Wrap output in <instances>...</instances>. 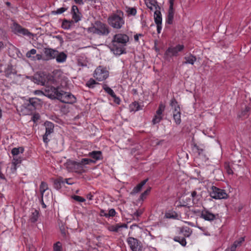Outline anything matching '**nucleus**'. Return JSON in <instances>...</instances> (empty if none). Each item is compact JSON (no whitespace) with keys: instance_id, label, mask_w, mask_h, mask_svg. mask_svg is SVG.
<instances>
[{"instance_id":"79ce46f5","label":"nucleus","mask_w":251,"mask_h":251,"mask_svg":"<svg viewBox=\"0 0 251 251\" xmlns=\"http://www.w3.org/2000/svg\"><path fill=\"white\" fill-rule=\"evenodd\" d=\"M96 84H97V82L93 78H90L86 83V86L89 88H93Z\"/></svg>"},{"instance_id":"6ab92c4d","label":"nucleus","mask_w":251,"mask_h":251,"mask_svg":"<svg viewBox=\"0 0 251 251\" xmlns=\"http://www.w3.org/2000/svg\"><path fill=\"white\" fill-rule=\"evenodd\" d=\"M244 241V238L241 237L239 240L235 241L230 248H227L225 251H236V248L240 246L243 242Z\"/></svg>"},{"instance_id":"ddd939ff","label":"nucleus","mask_w":251,"mask_h":251,"mask_svg":"<svg viewBox=\"0 0 251 251\" xmlns=\"http://www.w3.org/2000/svg\"><path fill=\"white\" fill-rule=\"evenodd\" d=\"M103 89L106 92L108 95H109L111 97L114 99V101L115 103L117 104H120L121 102L120 99L118 97L116 94H115L114 91L109 87L107 85L104 84L102 86Z\"/></svg>"},{"instance_id":"7ed1b4c3","label":"nucleus","mask_w":251,"mask_h":251,"mask_svg":"<svg viewBox=\"0 0 251 251\" xmlns=\"http://www.w3.org/2000/svg\"><path fill=\"white\" fill-rule=\"evenodd\" d=\"M89 33L99 36H106L110 32V29L105 23L100 21H96L94 24L88 28Z\"/></svg>"},{"instance_id":"5fc2aeb1","label":"nucleus","mask_w":251,"mask_h":251,"mask_svg":"<svg viewBox=\"0 0 251 251\" xmlns=\"http://www.w3.org/2000/svg\"><path fill=\"white\" fill-rule=\"evenodd\" d=\"M60 231H61L62 235L63 236H66V230H65V227L64 226H62L60 227Z\"/></svg>"},{"instance_id":"0eeeda50","label":"nucleus","mask_w":251,"mask_h":251,"mask_svg":"<svg viewBox=\"0 0 251 251\" xmlns=\"http://www.w3.org/2000/svg\"><path fill=\"white\" fill-rule=\"evenodd\" d=\"M51 76H47L44 74L37 75L34 76V80L35 83L43 86H46L45 90L48 87H50V85L51 83ZM51 87H52L51 86Z\"/></svg>"},{"instance_id":"412c9836","label":"nucleus","mask_w":251,"mask_h":251,"mask_svg":"<svg viewBox=\"0 0 251 251\" xmlns=\"http://www.w3.org/2000/svg\"><path fill=\"white\" fill-rule=\"evenodd\" d=\"M148 179H146L138 184L136 187H135L131 192V194H135L139 192L143 186L147 183Z\"/></svg>"},{"instance_id":"cd10ccee","label":"nucleus","mask_w":251,"mask_h":251,"mask_svg":"<svg viewBox=\"0 0 251 251\" xmlns=\"http://www.w3.org/2000/svg\"><path fill=\"white\" fill-rule=\"evenodd\" d=\"M141 109V106L137 101H134L129 105V109L130 111H137Z\"/></svg>"},{"instance_id":"c03bdc74","label":"nucleus","mask_w":251,"mask_h":251,"mask_svg":"<svg viewBox=\"0 0 251 251\" xmlns=\"http://www.w3.org/2000/svg\"><path fill=\"white\" fill-rule=\"evenodd\" d=\"M166 217L167 218L176 219L178 217V215L176 212L167 213L166 214Z\"/></svg>"},{"instance_id":"e433bc0d","label":"nucleus","mask_w":251,"mask_h":251,"mask_svg":"<svg viewBox=\"0 0 251 251\" xmlns=\"http://www.w3.org/2000/svg\"><path fill=\"white\" fill-rule=\"evenodd\" d=\"M165 105L163 103L161 102L158 106V108L156 111V114L157 115H163V113L165 110Z\"/></svg>"},{"instance_id":"2eb2a0df","label":"nucleus","mask_w":251,"mask_h":251,"mask_svg":"<svg viewBox=\"0 0 251 251\" xmlns=\"http://www.w3.org/2000/svg\"><path fill=\"white\" fill-rule=\"evenodd\" d=\"M216 216H218V215H214L207 210L204 209L201 211V217L205 220L212 221L216 219Z\"/></svg>"},{"instance_id":"c9c22d12","label":"nucleus","mask_w":251,"mask_h":251,"mask_svg":"<svg viewBox=\"0 0 251 251\" xmlns=\"http://www.w3.org/2000/svg\"><path fill=\"white\" fill-rule=\"evenodd\" d=\"M48 189V186L47 184L42 181L41 183V185L40 186V191L42 195V198L43 197V195L44 192Z\"/></svg>"},{"instance_id":"b1692460","label":"nucleus","mask_w":251,"mask_h":251,"mask_svg":"<svg viewBox=\"0 0 251 251\" xmlns=\"http://www.w3.org/2000/svg\"><path fill=\"white\" fill-rule=\"evenodd\" d=\"M185 61L183 62V64H190L193 65L195 62L196 61L197 58L195 56L192 54H190L188 56L184 57Z\"/></svg>"},{"instance_id":"69168bd1","label":"nucleus","mask_w":251,"mask_h":251,"mask_svg":"<svg viewBox=\"0 0 251 251\" xmlns=\"http://www.w3.org/2000/svg\"><path fill=\"white\" fill-rule=\"evenodd\" d=\"M87 198L89 200H92L93 198V195L91 193H89L87 195Z\"/></svg>"},{"instance_id":"0e129e2a","label":"nucleus","mask_w":251,"mask_h":251,"mask_svg":"<svg viewBox=\"0 0 251 251\" xmlns=\"http://www.w3.org/2000/svg\"><path fill=\"white\" fill-rule=\"evenodd\" d=\"M3 71L2 61L0 60V73Z\"/></svg>"},{"instance_id":"9d476101","label":"nucleus","mask_w":251,"mask_h":251,"mask_svg":"<svg viewBox=\"0 0 251 251\" xmlns=\"http://www.w3.org/2000/svg\"><path fill=\"white\" fill-rule=\"evenodd\" d=\"M211 190L210 196L214 199H225L227 198V194L224 190L213 186Z\"/></svg>"},{"instance_id":"4be33fe9","label":"nucleus","mask_w":251,"mask_h":251,"mask_svg":"<svg viewBox=\"0 0 251 251\" xmlns=\"http://www.w3.org/2000/svg\"><path fill=\"white\" fill-rule=\"evenodd\" d=\"M251 108L249 106H246L245 109H242L239 115V117L242 119L247 118L250 115Z\"/></svg>"},{"instance_id":"de8ad7c7","label":"nucleus","mask_w":251,"mask_h":251,"mask_svg":"<svg viewBox=\"0 0 251 251\" xmlns=\"http://www.w3.org/2000/svg\"><path fill=\"white\" fill-rule=\"evenodd\" d=\"M225 169H226V171L228 175H232V174H233V172L232 170V169H231L229 163H226L225 164Z\"/></svg>"},{"instance_id":"6e6552de","label":"nucleus","mask_w":251,"mask_h":251,"mask_svg":"<svg viewBox=\"0 0 251 251\" xmlns=\"http://www.w3.org/2000/svg\"><path fill=\"white\" fill-rule=\"evenodd\" d=\"M109 76V72L102 66L98 67L95 71L94 77L98 81H101L106 79Z\"/></svg>"},{"instance_id":"338daca9","label":"nucleus","mask_w":251,"mask_h":251,"mask_svg":"<svg viewBox=\"0 0 251 251\" xmlns=\"http://www.w3.org/2000/svg\"><path fill=\"white\" fill-rule=\"evenodd\" d=\"M197 195V193L196 191H194L192 192L191 193V196L193 197V198H195L196 197V196Z\"/></svg>"},{"instance_id":"2f4dec72","label":"nucleus","mask_w":251,"mask_h":251,"mask_svg":"<svg viewBox=\"0 0 251 251\" xmlns=\"http://www.w3.org/2000/svg\"><path fill=\"white\" fill-rule=\"evenodd\" d=\"M36 52L37 51L35 49H32L26 52V57L30 58L32 60H35L36 58L35 56L33 55H35L36 53Z\"/></svg>"},{"instance_id":"4d7b16f0","label":"nucleus","mask_w":251,"mask_h":251,"mask_svg":"<svg viewBox=\"0 0 251 251\" xmlns=\"http://www.w3.org/2000/svg\"><path fill=\"white\" fill-rule=\"evenodd\" d=\"M175 0H169V9H174V4Z\"/></svg>"},{"instance_id":"a878e982","label":"nucleus","mask_w":251,"mask_h":251,"mask_svg":"<svg viewBox=\"0 0 251 251\" xmlns=\"http://www.w3.org/2000/svg\"><path fill=\"white\" fill-rule=\"evenodd\" d=\"M154 22L156 25H162V15L160 11L156 10L154 13Z\"/></svg>"},{"instance_id":"c756f323","label":"nucleus","mask_w":251,"mask_h":251,"mask_svg":"<svg viewBox=\"0 0 251 251\" xmlns=\"http://www.w3.org/2000/svg\"><path fill=\"white\" fill-rule=\"evenodd\" d=\"M123 227H127V226L126 224L123 225H116L115 226H112L108 227L109 230L111 231H114V232H118L119 228Z\"/></svg>"},{"instance_id":"a211bd4d","label":"nucleus","mask_w":251,"mask_h":251,"mask_svg":"<svg viewBox=\"0 0 251 251\" xmlns=\"http://www.w3.org/2000/svg\"><path fill=\"white\" fill-rule=\"evenodd\" d=\"M20 159L21 158H13L11 163V167L10 169L12 173H15L16 171L17 168L20 165L22 162Z\"/></svg>"},{"instance_id":"7c9ffc66","label":"nucleus","mask_w":251,"mask_h":251,"mask_svg":"<svg viewBox=\"0 0 251 251\" xmlns=\"http://www.w3.org/2000/svg\"><path fill=\"white\" fill-rule=\"evenodd\" d=\"M39 212L36 210H34L32 212L31 215L30 216V220L32 223L36 222L38 218Z\"/></svg>"},{"instance_id":"13d9d810","label":"nucleus","mask_w":251,"mask_h":251,"mask_svg":"<svg viewBox=\"0 0 251 251\" xmlns=\"http://www.w3.org/2000/svg\"><path fill=\"white\" fill-rule=\"evenodd\" d=\"M143 212L142 210H137L134 214V215L135 216H136V217H139L141 215V214H142Z\"/></svg>"},{"instance_id":"4468645a","label":"nucleus","mask_w":251,"mask_h":251,"mask_svg":"<svg viewBox=\"0 0 251 251\" xmlns=\"http://www.w3.org/2000/svg\"><path fill=\"white\" fill-rule=\"evenodd\" d=\"M71 13L72 14V18L75 23H77L81 20V14L79 11L77 6L75 5L72 6Z\"/></svg>"},{"instance_id":"680f3d73","label":"nucleus","mask_w":251,"mask_h":251,"mask_svg":"<svg viewBox=\"0 0 251 251\" xmlns=\"http://www.w3.org/2000/svg\"><path fill=\"white\" fill-rule=\"evenodd\" d=\"M157 25V31L158 33H160L162 29V25Z\"/></svg>"},{"instance_id":"9b49d317","label":"nucleus","mask_w":251,"mask_h":251,"mask_svg":"<svg viewBox=\"0 0 251 251\" xmlns=\"http://www.w3.org/2000/svg\"><path fill=\"white\" fill-rule=\"evenodd\" d=\"M184 46L183 45H177L175 47H169L165 52V55L167 57L177 56L178 53L183 50Z\"/></svg>"},{"instance_id":"72a5a7b5","label":"nucleus","mask_w":251,"mask_h":251,"mask_svg":"<svg viewBox=\"0 0 251 251\" xmlns=\"http://www.w3.org/2000/svg\"><path fill=\"white\" fill-rule=\"evenodd\" d=\"M163 119V115H157L155 114L152 120V123L153 125H156L158 124Z\"/></svg>"},{"instance_id":"774afa93","label":"nucleus","mask_w":251,"mask_h":251,"mask_svg":"<svg viewBox=\"0 0 251 251\" xmlns=\"http://www.w3.org/2000/svg\"><path fill=\"white\" fill-rule=\"evenodd\" d=\"M0 178L3 179H5V177L4 175L1 173V172L0 171Z\"/></svg>"},{"instance_id":"a18cd8bd","label":"nucleus","mask_w":251,"mask_h":251,"mask_svg":"<svg viewBox=\"0 0 251 251\" xmlns=\"http://www.w3.org/2000/svg\"><path fill=\"white\" fill-rule=\"evenodd\" d=\"M67 10V8L65 7H61L60 8L57 9L56 11H54L52 12L53 13L55 14H61L64 13Z\"/></svg>"},{"instance_id":"e2e57ef3","label":"nucleus","mask_w":251,"mask_h":251,"mask_svg":"<svg viewBox=\"0 0 251 251\" xmlns=\"http://www.w3.org/2000/svg\"><path fill=\"white\" fill-rule=\"evenodd\" d=\"M56 180L58 181H59V182L60 184L65 183L64 179L62 177H61L58 178Z\"/></svg>"},{"instance_id":"c85d7f7f","label":"nucleus","mask_w":251,"mask_h":251,"mask_svg":"<svg viewBox=\"0 0 251 251\" xmlns=\"http://www.w3.org/2000/svg\"><path fill=\"white\" fill-rule=\"evenodd\" d=\"M157 3L155 0H148L146 1L147 7L151 10H152L154 7L156 8Z\"/></svg>"},{"instance_id":"473e14b6","label":"nucleus","mask_w":251,"mask_h":251,"mask_svg":"<svg viewBox=\"0 0 251 251\" xmlns=\"http://www.w3.org/2000/svg\"><path fill=\"white\" fill-rule=\"evenodd\" d=\"M193 151L197 153L198 155L200 156H205V155L204 154V150L202 149H200L199 146L195 145L194 146L193 148Z\"/></svg>"},{"instance_id":"6e6d98bb","label":"nucleus","mask_w":251,"mask_h":251,"mask_svg":"<svg viewBox=\"0 0 251 251\" xmlns=\"http://www.w3.org/2000/svg\"><path fill=\"white\" fill-rule=\"evenodd\" d=\"M34 94L39 96L44 95L43 92L40 90H36L34 92Z\"/></svg>"},{"instance_id":"58836bf2","label":"nucleus","mask_w":251,"mask_h":251,"mask_svg":"<svg viewBox=\"0 0 251 251\" xmlns=\"http://www.w3.org/2000/svg\"><path fill=\"white\" fill-rule=\"evenodd\" d=\"M128 16H135L137 13L136 8L135 7H128L126 10Z\"/></svg>"},{"instance_id":"052dcab7","label":"nucleus","mask_w":251,"mask_h":251,"mask_svg":"<svg viewBox=\"0 0 251 251\" xmlns=\"http://www.w3.org/2000/svg\"><path fill=\"white\" fill-rule=\"evenodd\" d=\"M71 178H66L64 179L65 182L69 185H72L74 183L73 182H70Z\"/></svg>"},{"instance_id":"09e8293b","label":"nucleus","mask_w":251,"mask_h":251,"mask_svg":"<svg viewBox=\"0 0 251 251\" xmlns=\"http://www.w3.org/2000/svg\"><path fill=\"white\" fill-rule=\"evenodd\" d=\"M73 198L75 201H79V202H84L85 201V200L83 198H82L80 196H79L75 195V196H73Z\"/></svg>"},{"instance_id":"1a4fd4ad","label":"nucleus","mask_w":251,"mask_h":251,"mask_svg":"<svg viewBox=\"0 0 251 251\" xmlns=\"http://www.w3.org/2000/svg\"><path fill=\"white\" fill-rule=\"evenodd\" d=\"M12 31L18 35H24L30 37L32 34L28 29L23 27L17 23H14L11 26Z\"/></svg>"},{"instance_id":"8fccbe9b","label":"nucleus","mask_w":251,"mask_h":251,"mask_svg":"<svg viewBox=\"0 0 251 251\" xmlns=\"http://www.w3.org/2000/svg\"><path fill=\"white\" fill-rule=\"evenodd\" d=\"M49 135H50L46 133H45V134L43 135V140L44 143L47 144L49 142L50 139L48 138Z\"/></svg>"},{"instance_id":"603ef678","label":"nucleus","mask_w":251,"mask_h":251,"mask_svg":"<svg viewBox=\"0 0 251 251\" xmlns=\"http://www.w3.org/2000/svg\"><path fill=\"white\" fill-rule=\"evenodd\" d=\"M115 214L116 211L115 209L113 208L110 209L108 213V215H109V217H113L115 215Z\"/></svg>"},{"instance_id":"20e7f679","label":"nucleus","mask_w":251,"mask_h":251,"mask_svg":"<svg viewBox=\"0 0 251 251\" xmlns=\"http://www.w3.org/2000/svg\"><path fill=\"white\" fill-rule=\"evenodd\" d=\"M101 158H93L91 159L88 158H84L81 162H77L69 159L65 163L67 170L70 172H76L83 165L95 163L96 161Z\"/></svg>"},{"instance_id":"f257e3e1","label":"nucleus","mask_w":251,"mask_h":251,"mask_svg":"<svg viewBox=\"0 0 251 251\" xmlns=\"http://www.w3.org/2000/svg\"><path fill=\"white\" fill-rule=\"evenodd\" d=\"M46 93L49 97H53L66 103H74L76 101V98L70 93L60 90L58 88L48 87L46 89Z\"/></svg>"},{"instance_id":"f8f14e48","label":"nucleus","mask_w":251,"mask_h":251,"mask_svg":"<svg viewBox=\"0 0 251 251\" xmlns=\"http://www.w3.org/2000/svg\"><path fill=\"white\" fill-rule=\"evenodd\" d=\"M127 242L132 251H141V247L138 240L133 237H129Z\"/></svg>"},{"instance_id":"f03ea898","label":"nucleus","mask_w":251,"mask_h":251,"mask_svg":"<svg viewBox=\"0 0 251 251\" xmlns=\"http://www.w3.org/2000/svg\"><path fill=\"white\" fill-rule=\"evenodd\" d=\"M129 41L128 36L124 33L116 34L112 41L111 50L115 54L121 55L126 53L125 48Z\"/></svg>"},{"instance_id":"f3484780","label":"nucleus","mask_w":251,"mask_h":251,"mask_svg":"<svg viewBox=\"0 0 251 251\" xmlns=\"http://www.w3.org/2000/svg\"><path fill=\"white\" fill-rule=\"evenodd\" d=\"M44 53L47 58V60H50L55 58L57 54V51L50 48H45Z\"/></svg>"},{"instance_id":"3c124183","label":"nucleus","mask_w":251,"mask_h":251,"mask_svg":"<svg viewBox=\"0 0 251 251\" xmlns=\"http://www.w3.org/2000/svg\"><path fill=\"white\" fill-rule=\"evenodd\" d=\"M53 185L56 189H59L61 187V184L57 180L54 181Z\"/></svg>"},{"instance_id":"a19ab883","label":"nucleus","mask_w":251,"mask_h":251,"mask_svg":"<svg viewBox=\"0 0 251 251\" xmlns=\"http://www.w3.org/2000/svg\"><path fill=\"white\" fill-rule=\"evenodd\" d=\"M90 157H100L102 155L101 151H94L89 153Z\"/></svg>"},{"instance_id":"5701e85b","label":"nucleus","mask_w":251,"mask_h":251,"mask_svg":"<svg viewBox=\"0 0 251 251\" xmlns=\"http://www.w3.org/2000/svg\"><path fill=\"white\" fill-rule=\"evenodd\" d=\"M67 55L63 52H58L55 56L56 60L58 63H63L66 61L67 59Z\"/></svg>"},{"instance_id":"864d4df0","label":"nucleus","mask_w":251,"mask_h":251,"mask_svg":"<svg viewBox=\"0 0 251 251\" xmlns=\"http://www.w3.org/2000/svg\"><path fill=\"white\" fill-rule=\"evenodd\" d=\"M141 36H143V34H136L134 35V40L136 42H138L139 41V37H141Z\"/></svg>"},{"instance_id":"ea45409f","label":"nucleus","mask_w":251,"mask_h":251,"mask_svg":"<svg viewBox=\"0 0 251 251\" xmlns=\"http://www.w3.org/2000/svg\"><path fill=\"white\" fill-rule=\"evenodd\" d=\"M72 23V21L70 22L66 20H65L62 22V26L64 29H68L71 27Z\"/></svg>"},{"instance_id":"39448f33","label":"nucleus","mask_w":251,"mask_h":251,"mask_svg":"<svg viewBox=\"0 0 251 251\" xmlns=\"http://www.w3.org/2000/svg\"><path fill=\"white\" fill-rule=\"evenodd\" d=\"M107 22L113 28L121 29L125 23L123 13H113L110 15L108 18Z\"/></svg>"},{"instance_id":"393cba45","label":"nucleus","mask_w":251,"mask_h":251,"mask_svg":"<svg viewBox=\"0 0 251 251\" xmlns=\"http://www.w3.org/2000/svg\"><path fill=\"white\" fill-rule=\"evenodd\" d=\"M45 126L46 127L45 133L50 135L53 132L54 125L52 123L47 121L45 123Z\"/></svg>"},{"instance_id":"dca6fc26","label":"nucleus","mask_w":251,"mask_h":251,"mask_svg":"<svg viewBox=\"0 0 251 251\" xmlns=\"http://www.w3.org/2000/svg\"><path fill=\"white\" fill-rule=\"evenodd\" d=\"M40 103L41 100L39 99L32 98L29 99V103L27 106L29 109L32 110L37 108L40 105Z\"/></svg>"},{"instance_id":"aec40b11","label":"nucleus","mask_w":251,"mask_h":251,"mask_svg":"<svg viewBox=\"0 0 251 251\" xmlns=\"http://www.w3.org/2000/svg\"><path fill=\"white\" fill-rule=\"evenodd\" d=\"M4 72L5 75L7 77H10L12 75L16 73L15 70L13 68L11 65H8L6 67L4 68Z\"/></svg>"},{"instance_id":"4c0bfd02","label":"nucleus","mask_w":251,"mask_h":251,"mask_svg":"<svg viewBox=\"0 0 251 251\" xmlns=\"http://www.w3.org/2000/svg\"><path fill=\"white\" fill-rule=\"evenodd\" d=\"M174 240L179 243L182 246H185L186 244V241L184 238L176 236L174 238Z\"/></svg>"},{"instance_id":"49530a36","label":"nucleus","mask_w":251,"mask_h":251,"mask_svg":"<svg viewBox=\"0 0 251 251\" xmlns=\"http://www.w3.org/2000/svg\"><path fill=\"white\" fill-rule=\"evenodd\" d=\"M61 243L60 242H56L53 246L54 251H61Z\"/></svg>"},{"instance_id":"bf43d9fd","label":"nucleus","mask_w":251,"mask_h":251,"mask_svg":"<svg viewBox=\"0 0 251 251\" xmlns=\"http://www.w3.org/2000/svg\"><path fill=\"white\" fill-rule=\"evenodd\" d=\"M74 0L76 4H79V5H83L84 4L83 0Z\"/></svg>"},{"instance_id":"bb28decb","label":"nucleus","mask_w":251,"mask_h":251,"mask_svg":"<svg viewBox=\"0 0 251 251\" xmlns=\"http://www.w3.org/2000/svg\"><path fill=\"white\" fill-rule=\"evenodd\" d=\"M174 15V9H169L168 14L166 19V23L169 25L173 24Z\"/></svg>"},{"instance_id":"423d86ee","label":"nucleus","mask_w":251,"mask_h":251,"mask_svg":"<svg viewBox=\"0 0 251 251\" xmlns=\"http://www.w3.org/2000/svg\"><path fill=\"white\" fill-rule=\"evenodd\" d=\"M170 105L173 109V118L175 122L176 125H178L181 122L180 107L174 97L171 99Z\"/></svg>"},{"instance_id":"37998d69","label":"nucleus","mask_w":251,"mask_h":251,"mask_svg":"<svg viewBox=\"0 0 251 251\" xmlns=\"http://www.w3.org/2000/svg\"><path fill=\"white\" fill-rule=\"evenodd\" d=\"M151 188L149 187L148 188L145 192L141 194L140 197V199L143 201L145 199H146V196L149 194L151 191Z\"/></svg>"},{"instance_id":"f704fd0d","label":"nucleus","mask_w":251,"mask_h":251,"mask_svg":"<svg viewBox=\"0 0 251 251\" xmlns=\"http://www.w3.org/2000/svg\"><path fill=\"white\" fill-rule=\"evenodd\" d=\"M24 149L23 147L14 148L11 151V153L13 156L17 155L20 153L24 152Z\"/></svg>"}]
</instances>
